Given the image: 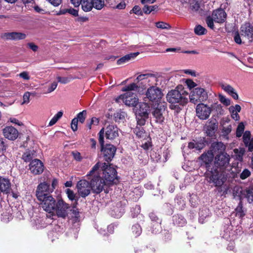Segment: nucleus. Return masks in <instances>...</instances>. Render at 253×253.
Instances as JSON below:
<instances>
[{"mask_svg": "<svg viewBox=\"0 0 253 253\" xmlns=\"http://www.w3.org/2000/svg\"><path fill=\"white\" fill-rule=\"evenodd\" d=\"M43 210L49 213L47 217L53 218V216L65 218L71 211L69 204L62 199L56 201L53 197H50L44 203H41Z\"/></svg>", "mask_w": 253, "mask_h": 253, "instance_id": "f257e3e1", "label": "nucleus"}, {"mask_svg": "<svg viewBox=\"0 0 253 253\" xmlns=\"http://www.w3.org/2000/svg\"><path fill=\"white\" fill-rule=\"evenodd\" d=\"M100 162L97 163L86 175L88 179L90 180L91 190L96 194L100 193L103 190L104 186L108 185L100 176Z\"/></svg>", "mask_w": 253, "mask_h": 253, "instance_id": "f03ea898", "label": "nucleus"}, {"mask_svg": "<svg viewBox=\"0 0 253 253\" xmlns=\"http://www.w3.org/2000/svg\"><path fill=\"white\" fill-rule=\"evenodd\" d=\"M166 98L167 101L171 104L178 103L184 105L188 102V92L182 85H179L175 89L169 91Z\"/></svg>", "mask_w": 253, "mask_h": 253, "instance_id": "7ed1b4c3", "label": "nucleus"}, {"mask_svg": "<svg viewBox=\"0 0 253 253\" xmlns=\"http://www.w3.org/2000/svg\"><path fill=\"white\" fill-rule=\"evenodd\" d=\"M214 110L221 114L222 109L221 104L216 102L209 106L208 104L200 103L196 108V115L200 120H205L209 118L212 111Z\"/></svg>", "mask_w": 253, "mask_h": 253, "instance_id": "20e7f679", "label": "nucleus"}, {"mask_svg": "<svg viewBox=\"0 0 253 253\" xmlns=\"http://www.w3.org/2000/svg\"><path fill=\"white\" fill-rule=\"evenodd\" d=\"M99 168L100 176L105 180V182L110 185L115 183L117 180V171L115 168L110 165H108L105 163H100Z\"/></svg>", "mask_w": 253, "mask_h": 253, "instance_id": "39448f33", "label": "nucleus"}, {"mask_svg": "<svg viewBox=\"0 0 253 253\" xmlns=\"http://www.w3.org/2000/svg\"><path fill=\"white\" fill-rule=\"evenodd\" d=\"M226 18V13L222 9L219 8L212 12L211 16L206 18V21L208 26L211 29L214 28L213 21L218 23H223Z\"/></svg>", "mask_w": 253, "mask_h": 253, "instance_id": "423d86ee", "label": "nucleus"}, {"mask_svg": "<svg viewBox=\"0 0 253 253\" xmlns=\"http://www.w3.org/2000/svg\"><path fill=\"white\" fill-rule=\"evenodd\" d=\"M53 192L52 188H50L49 183L46 182L39 184L36 190V196L39 201L44 203L50 197H52L49 194Z\"/></svg>", "mask_w": 253, "mask_h": 253, "instance_id": "0eeeda50", "label": "nucleus"}, {"mask_svg": "<svg viewBox=\"0 0 253 253\" xmlns=\"http://www.w3.org/2000/svg\"><path fill=\"white\" fill-rule=\"evenodd\" d=\"M207 174L210 182L212 183L216 187L221 186L226 180L225 175L218 171L217 169H211Z\"/></svg>", "mask_w": 253, "mask_h": 253, "instance_id": "6e6552de", "label": "nucleus"}, {"mask_svg": "<svg viewBox=\"0 0 253 253\" xmlns=\"http://www.w3.org/2000/svg\"><path fill=\"white\" fill-rule=\"evenodd\" d=\"M145 95L150 102L158 104L164 94L161 88L158 86L152 85L147 88Z\"/></svg>", "mask_w": 253, "mask_h": 253, "instance_id": "1a4fd4ad", "label": "nucleus"}, {"mask_svg": "<svg viewBox=\"0 0 253 253\" xmlns=\"http://www.w3.org/2000/svg\"><path fill=\"white\" fill-rule=\"evenodd\" d=\"M188 97L190 101L195 104L198 100L201 102L206 101L208 98V94L204 88L196 87L193 90L191 94L188 95Z\"/></svg>", "mask_w": 253, "mask_h": 253, "instance_id": "9d476101", "label": "nucleus"}, {"mask_svg": "<svg viewBox=\"0 0 253 253\" xmlns=\"http://www.w3.org/2000/svg\"><path fill=\"white\" fill-rule=\"evenodd\" d=\"M121 100L128 106L135 107L138 103L136 95L132 92H127L116 99V101L118 103L120 102Z\"/></svg>", "mask_w": 253, "mask_h": 253, "instance_id": "9b49d317", "label": "nucleus"}, {"mask_svg": "<svg viewBox=\"0 0 253 253\" xmlns=\"http://www.w3.org/2000/svg\"><path fill=\"white\" fill-rule=\"evenodd\" d=\"M230 156L226 153H220L215 157L214 164L216 167L221 169H225L229 164Z\"/></svg>", "mask_w": 253, "mask_h": 253, "instance_id": "f8f14e48", "label": "nucleus"}, {"mask_svg": "<svg viewBox=\"0 0 253 253\" xmlns=\"http://www.w3.org/2000/svg\"><path fill=\"white\" fill-rule=\"evenodd\" d=\"M77 187L79 194L82 197L88 195L91 189L90 183L84 179L80 180L77 183Z\"/></svg>", "mask_w": 253, "mask_h": 253, "instance_id": "ddd939ff", "label": "nucleus"}, {"mask_svg": "<svg viewBox=\"0 0 253 253\" xmlns=\"http://www.w3.org/2000/svg\"><path fill=\"white\" fill-rule=\"evenodd\" d=\"M43 169V163L39 159H35L32 160L29 165V169L35 175L42 173Z\"/></svg>", "mask_w": 253, "mask_h": 253, "instance_id": "4468645a", "label": "nucleus"}, {"mask_svg": "<svg viewBox=\"0 0 253 253\" xmlns=\"http://www.w3.org/2000/svg\"><path fill=\"white\" fill-rule=\"evenodd\" d=\"M2 133L5 138L14 140L17 138L19 135L18 130L13 126H7L2 129Z\"/></svg>", "mask_w": 253, "mask_h": 253, "instance_id": "2eb2a0df", "label": "nucleus"}, {"mask_svg": "<svg viewBox=\"0 0 253 253\" xmlns=\"http://www.w3.org/2000/svg\"><path fill=\"white\" fill-rule=\"evenodd\" d=\"M213 156L214 155L212 150H209L207 153L203 154L199 158L203 162L202 166L204 165L208 171H210L211 169V165L212 162Z\"/></svg>", "mask_w": 253, "mask_h": 253, "instance_id": "dca6fc26", "label": "nucleus"}, {"mask_svg": "<svg viewBox=\"0 0 253 253\" xmlns=\"http://www.w3.org/2000/svg\"><path fill=\"white\" fill-rule=\"evenodd\" d=\"M1 38L6 40L18 41L24 40L26 38V35L21 32L4 33L1 36Z\"/></svg>", "mask_w": 253, "mask_h": 253, "instance_id": "f3484780", "label": "nucleus"}, {"mask_svg": "<svg viewBox=\"0 0 253 253\" xmlns=\"http://www.w3.org/2000/svg\"><path fill=\"white\" fill-rule=\"evenodd\" d=\"M116 150L115 147L111 144H107L101 149L103 154L104 159L107 162L112 160L115 155Z\"/></svg>", "mask_w": 253, "mask_h": 253, "instance_id": "a211bd4d", "label": "nucleus"}, {"mask_svg": "<svg viewBox=\"0 0 253 253\" xmlns=\"http://www.w3.org/2000/svg\"><path fill=\"white\" fill-rule=\"evenodd\" d=\"M242 36L247 38L249 42L253 40V26L250 23H245L242 25L240 28Z\"/></svg>", "mask_w": 253, "mask_h": 253, "instance_id": "6ab92c4d", "label": "nucleus"}, {"mask_svg": "<svg viewBox=\"0 0 253 253\" xmlns=\"http://www.w3.org/2000/svg\"><path fill=\"white\" fill-rule=\"evenodd\" d=\"M165 111V107L164 105L159 104L156 108L154 109L152 112V115L156 119V122L159 123H162L164 120L163 113Z\"/></svg>", "mask_w": 253, "mask_h": 253, "instance_id": "aec40b11", "label": "nucleus"}, {"mask_svg": "<svg viewBox=\"0 0 253 253\" xmlns=\"http://www.w3.org/2000/svg\"><path fill=\"white\" fill-rule=\"evenodd\" d=\"M106 138L108 139L113 140L118 136V128L113 125H110L107 126L104 129Z\"/></svg>", "mask_w": 253, "mask_h": 253, "instance_id": "412c9836", "label": "nucleus"}, {"mask_svg": "<svg viewBox=\"0 0 253 253\" xmlns=\"http://www.w3.org/2000/svg\"><path fill=\"white\" fill-rule=\"evenodd\" d=\"M218 127V124L215 120H211L207 122L204 128L207 135L212 136Z\"/></svg>", "mask_w": 253, "mask_h": 253, "instance_id": "4be33fe9", "label": "nucleus"}, {"mask_svg": "<svg viewBox=\"0 0 253 253\" xmlns=\"http://www.w3.org/2000/svg\"><path fill=\"white\" fill-rule=\"evenodd\" d=\"M11 183L8 178L0 177V192L8 193L10 190Z\"/></svg>", "mask_w": 253, "mask_h": 253, "instance_id": "5701e85b", "label": "nucleus"}, {"mask_svg": "<svg viewBox=\"0 0 253 253\" xmlns=\"http://www.w3.org/2000/svg\"><path fill=\"white\" fill-rule=\"evenodd\" d=\"M190 9L193 12L202 13L204 11V6L202 5L201 1L193 0L190 3Z\"/></svg>", "mask_w": 253, "mask_h": 253, "instance_id": "b1692460", "label": "nucleus"}, {"mask_svg": "<svg viewBox=\"0 0 253 253\" xmlns=\"http://www.w3.org/2000/svg\"><path fill=\"white\" fill-rule=\"evenodd\" d=\"M149 217L151 218V219L152 220V221H156V223L154 225V226H155V228L152 229V233L156 234V233H158L159 232H160V231L161 221L159 219V218L156 216V215L153 212H151L149 214Z\"/></svg>", "mask_w": 253, "mask_h": 253, "instance_id": "393cba45", "label": "nucleus"}, {"mask_svg": "<svg viewBox=\"0 0 253 253\" xmlns=\"http://www.w3.org/2000/svg\"><path fill=\"white\" fill-rule=\"evenodd\" d=\"M150 111V106L146 103H141L139 105L138 114L144 117H147Z\"/></svg>", "mask_w": 253, "mask_h": 253, "instance_id": "a878e982", "label": "nucleus"}, {"mask_svg": "<svg viewBox=\"0 0 253 253\" xmlns=\"http://www.w3.org/2000/svg\"><path fill=\"white\" fill-rule=\"evenodd\" d=\"M138 52H135L126 55L118 59L117 60V64L118 65H122L126 62H127L131 59H134L135 57H136L138 55Z\"/></svg>", "mask_w": 253, "mask_h": 253, "instance_id": "bb28decb", "label": "nucleus"}, {"mask_svg": "<svg viewBox=\"0 0 253 253\" xmlns=\"http://www.w3.org/2000/svg\"><path fill=\"white\" fill-rule=\"evenodd\" d=\"M83 10L84 11H89L93 7V0H82L81 3Z\"/></svg>", "mask_w": 253, "mask_h": 253, "instance_id": "cd10ccee", "label": "nucleus"}, {"mask_svg": "<svg viewBox=\"0 0 253 253\" xmlns=\"http://www.w3.org/2000/svg\"><path fill=\"white\" fill-rule=\"evenodd\" d=\"M173 222L175 225L183 226L186 223V220L182 215L176 214L173 216Z\"/></svg>", "mask_w": 253, "mask_h": 253, "instance_id": "c85d7f7f", "label": "nucleus"}, {"mask_svg": "<svg viewBox=\"0 0 253 253\" xmlns=\"http://www.w3.org/2000/svg\"><path fill=\"white\" fill-rule=\"evenodd\" d=\"M136 80H137L138 82L144 80L145 83H149L152 80H155V77L152 74H141L137 77Z\"/></svg>", "mask_w": 253, "mask_h": 253, "instance_id": "c756f323", "label": "nucleus"}, {"mask_svg": "<svg viewBox=\"0 0 253 253\" xmlns=\"http://www.w3.org/2000/svg\"><path fill=\"white\" fill-rule=\"evenodd\" d=\"M124 212L125 210L123 207H117L111 211V214L112 216L118 218L121 217Z\"/></svg>", "mask_w": 253, "mask_h": 253, "instance_id": "7c9ffc66", "label": "nucleus"}, {"mask_svg": "<svg viewBox=\"0 0 253 253\" xmlns=\"http://www.w3.org/2000/svg\"><path fill=\"white\" fill-rule=\"evenodd\" d=\"M211 148L214 152L218 151L220 152V153H223L222 152L225 150L226 147L223 143L217 142L212 143Z\"/></svg>", "mask_w": 253, "mask_h": 253, "instance_id": "2f4dec72", "label": "nucleus"}, {"mask_svg": "<svg viewBox=\"0 0 253 253\" xmlns=\"http://www.w3.org/2000/svg\"><path fill=\"white\" fill-rule=\"evenodd\" d=\"M35 157V152L34 151H26L22 156L23 160L26 162H28L32 160V159Z\"/></svg>", "mask_w": 253, "mask_h": 253, "instance_id": "473e14b6", "label": "nucleus"}, {"mask_svg": "<svg viewBox=\"0 0 253 253\" xmlns=\"http://www.w3.org/2000/svg\"><path fill=\"white\" fill-rule=\"evenodd\" d=\"M243 194L247 199L249 203H251L253 201V188L246 189Z\"/></svg>", "mask_w": 253, "mask_h": 253, "instance_id": "72a5a7b5", "label": "nucleus"}, {"mask_svg": "<svg viewBox=\"0 0 253 253\" xmlns=\"http://www.w3.org/2000/svg\"><path fill=\"white\" fill-rule=\"evenodd\" d=\"M236 216L239 218H242L245 215V211L243 210V205L241 201H240L235 209Z\"/></svg>", "mask_w": 253, "mask_h": 253, "instance_id": "f704fd0d", "label": "nucleus"}, {"mask_svg": "<svg viewBox=\"0 0 253 253\" xmlns=\"http://www.w3.org/2000/svg\"><path fill=\"white\" fill-rule=\"evenodd\" d=\"M158 9V6L157 5L149 6L147 4H144L143 8V11L145 14H149L152 11H157Z\"/></svg>", "mask_w": 253, "mask_h": 253, "instance_id": "c9c22d12", "label": "nucleus"}, {"mask_svg": "<svg viewBox=\"0 0 253 253\" xmlns=\"http://www.w3.org/2000/svg\"><path fill=\"white\" fill-rule=\"evenodd\" d=\"M87 112L86 110H83L82 112L78 114L77 117L75 118L78 120V121L83 124L84 123L86 117Z\"/></svg>", "mask_w": 253, "mask_h": 253, "instance_id": "e433bc0d", "label": "nucleus"}, {"mask_svg": "<svg viewBox=\"0 0 253 253\" xmlns=\"http://www.w3.org/2000/svg\"><path fill=\"white\" fill-rule=\"evenodd\" d=\"M194 32L197 35H203L206 33L207 30L201 25H197L194 28Z\"/></svg>", "mask_w": 253, "mask_h": 253, "instance_id": "4c0bfd02", "label": "nucleus"}, {"mask_svg": "<svg viewBox=\"0 0 253 253\" xmlns=\"http://www.w3.org/2000/svg\"><path fill=\"white\" fill-rule=\"evenodd\" d=\"M132 231L135 237L139 236L142 232V229L139 224H136L132 226Z\"/></svg>", "mask_w": 253, "mask_h": 253, "instance_id": "58836bf2", "label": "nucleus"}, {"mask_svg": "<svg viewBox=\"0 0 253 253\" xmlns=\"http://www.w3.org/2000/svg\"><path fill=\"white\" fill-rule=\"evenodd\" d=\"M138 86L134 83H132L122 88V91L127 92H131V91L136 90Z\"/></svg>", "mask_w": 253, "mask_h": 253, "instance_id": "ea45409f", "label": "nucleus"}, {"mask_svg": "<svg viewBox=\"0 0 253 253\" xmlns=\"http://www.w3.org/2000/svg\"><path fill=\"white\" fill-rule=\"evenodd\" d=\"M175 202L177 204V207L179 209L183 210L185 206V202L183 199L181 197H177L175 199Z\"/></svg>", "mask_w": 253, "mask_h": 253, "instance_id": "a19ab883", "label": "nucleus"}, {"mask_svg": "<svg viewBox=\"0 0 253 253\" xmlns=\"http://www.w3.org/2000/svg\"><path fill=\"white\" fill-rule=\"evenodd\" d=\"M93 7L97 10L101 9L104 5V0H93Z\"/></svg>", "mask_w": 253, "mask_h": 253, "instance_id": "79ce46f5", "label": "nucleus"}, {"mask_svg": "<svg viewBox=\"0 0 253 253\" xmlns=\"http://www.w3.org/2000/svg\"><path fill=\"white\" fill-rule=\"evenodd\" d=\"M245 129V126L243 123H239L236 130V136L240 137L242 136Z\"/></svg>", "mask_w": 253, "mask_h": 253, "instance_id": "37998d69", "label": "nucleus"}, {"mask_svg": "<svg viewBox=\"0 0 253 253\" xmlns=\"http://www.w3.org/2000/svg\"><path fill=\"white\" fill-rule=\"evenodd\" d=\"M134 132L136 134V135L139 138L143 137L145 133V130L144 129L139 126H137L134 130Z\"/></svg>", "mask_w": 253, "mask_h": 253, "instance_id": "c03bdc74", "label": "nucleus"}, {"mask_svg": "<svg viewBox=\"0 0 253 253\" xmlns=\"http://www.w3.org/2000/svg\"><path fill=\"white\" fill-rule=\"evenodd\" d=\"M234 153L235 154L236 158L238 160L241 161L243 159V156L245 153V150L243 149H241L239 150L237 149L234 150Z\"/></svg>", "mask_w": 253, "mask_h": 253, "instance_id": "a18cd8bd", "label": "nucleus"}, {"mask_svg": "<svg viewBox=\"0 0 253 253\" xmlns=\"http://www.w3.org/2000/svg\"><path fill=\"white\" fill-rule=\"evenodd\" d=\"M219 100L221 103L227 106L230 104V100L222 94H219Z\"/></svg>", "mask_w": 253, "mask_h": 253, "instance_id": "49530a36", "label": "nucleus"}, {"mask_svg": "<svg viewBox=\"0 0 253 253\" xmlns=\"http://www.w3.org/2000/svg\"><path fill=\"white\" fill-rule=\"evenodd\" d=\"M140 212V207L136 205L134 207L132 208L131 210V216L132 217H135L139 214Z\"/></svg>", "mask_w": 253, "mask_h": 253, "instance_id": "de8ad7c7", "label": "nucleus"}, {"mask_svg": "<svg viewBox=\"0 0 253 253\" xmlns=\"http://www.w3.org/2000/svg\"><path fill=\"white\" fill-rule=\"evenodd\" d=\"M251 135V132L250 131H246L243 134V141L246 146H247V145L248 144V143L249 142V141L251 140H250Z\"/></svg>", "mask_w": 253, "mask_h": 253, "instance_id": "09e8293b", "label": "nucleus"}, {"mask_svg": "<svg viewBox=\"0 0 253 253\" xmlns=\"http://www.w3.org/2000/svg\"><path fill=\"white\" fill-rule=\"evenodd\" d=\"M7 146L3 138H0V154H3L6 151Z\"/></svg>", "mask_w": 253, "mask_h": 253, "instance_id": "8fccbe9b", "label": "nucleus"}, {"mask_svg": "<svg viewBox=\"0 0 253 253\" xmlns=\"http://www.w3.org/2000/svg\"><path fill=\"white\" fill-rule=\"evenodd\" d=\"M104 128H102L99 132V142L101 145V148L104 147Z\"/></svg>", "mask_w": 253, "mask_h": 253, "instance_id": "3c124183", "label": "nucleus"}, {"mask_svg": "<svg viewBox=\"0 0 253 253\" xmlns=\"http://www.w3.org/2000/svg\"><path fill=\"white\" fill-rule=\"evenodd\" d=\"M221 87L225 92L229 94L234 89V88L229 84H222Z\"/></svg>", "mask_w": 253, "mask_h": 253, "instance_id": "603ef678", "label": "nucleus"}, {"mask_svg": "<svg viewBox=\"0 0 253 253\" xmlns=\"http://www.w3.org/2000/svg\"><path fill=\"white\" fill-rule=\"evenodd\" d=\"M156 26L157 28L162 29H168L170 27V25L169 24L163 22H158L156 23Z\"/></svg>", "mask_w": 253, "mask_h": 253, "instance_id": "864d4df0", "label": "nucleus"}, {"mask_svg": "<svg viewBox=\"0 0 253 253\" xmlns=\"http://www.w3.org/2000/svg\"><path fill=\"white\" fill-rule=\"evenodd\" d=\"M251 175V172L250 171L246 169L243 170V171L242 172V173L240 174V178L242 179H245L247 177H248Z\"/></svg>", "mask_w": 253, "mask_h": 253, "instance_id": "5fc2aeb1", "label": "nucleus"}, {"mask_svg": "<svg viewBox=\"0 0 253 253\" xmlns=\"http://www.w3.org/2000/svg\"><path fill=\"white\" fill-rule=\"evenodd\" d=\"M234 40L235 42L238 44H241L242 43L240 35L238 32H237L235 33V35L234 36Z\"/></svg>", "mask_w": 253, "mask_h": 253, "instance_id": "6e6d98bb", "label": "nucleus"}, {"mask_svg": "<svg viewBox=\"0 0 253 253\" xmlns=\"http://www.w3.org/2000/svg\"><path fill=\"white\" fill-rule=\"evenodd\" d=\"M78 120L74 118L71 122V128L74 131H76L78 129Z\"/></svg>", "mask_w": 253, "mask_h": 253, "instance_id": "4d7b16f0", "label": "nucleus"}, {"mask_svg": "<svg viewBox=\"0 0 253 253\" xmlns=\"http://www.w3.org/2000/svg\"><path fill=\"white\" fill-rule=\"evenodd\" d=\"M57 79L58 82L64 84L69 83L70 81V79L67 77H58Z\"/></svg>", "mask_w": 253, "mask_h": 253, "instance_id": "13d9d810", "label": "nucleus"}, {"mask_svg": "<svg viewBox=\"0 0 253 253\" xmlns=\"http://www.w3.org/2000/svg\"><path fill=\"white\" fill-rule=\"evenodd\" d=\"M66 194L70 200H74L75 199V195L74 192L70 189H67L66 190Z\"/></svg>", "mask_w": 253, "mask_h": 253, "instance_id": "bf43d9fd", "label": "nucleus"}, {"mask_svg": "<svg viewBox=\"0 0 253 253\" xmlns=\"http://www.w3.org/2000/svg\"><path fill=\"white\" fill-rule=\"evenodd\" d=\"M229 111L231 113V117H232V119H233L235 121L239 120L240 116H239L238 112L234 111V110H229Z\"/></svg>", "mask_w": 253, "mask_h": 253, "instance_id": "052dcab7", "label": "nucleus"}, {"mask_svg": "<svg viewBox=\"0 0 253 253\" xmlns=\"http://www.w3.org/2000/svg\"><path fill=\"white\" fill-rule=\"evenodd\" d=\"M30 96V94L29 92H27L25 93H24L23 97V101L22 104H24L29 103Z\"/></svg>", "mask_w": 253, "mask_h": 253, "instance_id": "680f3d73", "label": "nucleus"}, {"mask_svg": "<svg viewBox=\"0 0 253 253\" xmlns=\"http://www.w3.org/2000/svg\"><path fill=\"white\" fill-rule=\"evenodd\" d=\"M57 86V83L56 82H54L51 84L49 86L47 93H50L54 91Z\"/></svg>", "mask_w": 253, "mask_h": 253, "instance_id": "e2e57ef3", "label": "nucleus"}, {"mask_svg": "<svg viewBox=\"0 0 253 253\" xmlns=\"http://www.w3.org/2000/svg\"><path fill=\"white\" fill-rule=\"evenodd\" d=\"M54 6H59L62 2V0H46Z\"/></svg>", "mask_w": 253, "mask_h": 253, "instance_id": "0e129e2a", "label": "nucleus"}, {"mask_svg": "<svg viewBox=\"0 0 253 253\" xmlns=\"http://www.w3.org/2000/svg\"><path fill=\"white\" fill-rule=\"evenodd\" d=\"M20 77L23 78L25 80H29L30 79V76L29 73L27 72L24 71L19 74Z\"/></svg>", "mask_w": 253, "mask_h": 253, "instance_id": "69168bd1", "label": "nucleus"}, {"mask_svg": "<svg viewBox=\"0 0 253 253\" xmlns=\"http://www.w3.org/2000/svg\"><path fill=\"white\" fill-rule=\"evenodd\" d=\"M132 11L134 13L138 15L141 14L142 13L140 7L137 5L134 6L132 9Z\"/></svg>", "mask_w": 253, "mask_h": 253, "instance_id": "338daca9", "label": "nucleus"}, {"mask_svg": "<svg viewBox=\"0 0 253 253\" xmlns=\"http://www.w3.org/2000/svg\"><path fill=\"white\" fill-rule=\"evenodd\" d=\"M29 47L33 51H37L39 48L38 46L33 42H29L27 44Z\"/></svg>", "mask_w": 253, "mask_h": 253, "instance_id": "774afa93", "label": "nucleus"}]
</instances>
